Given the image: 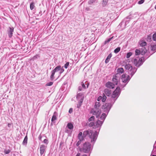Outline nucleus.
Returning <instances> with one entry per match:
<instances>
[{
  "label": "nucleus",
  "instance_id": "nucleus-7",
  "mask_svg": "<svg viewBox=\"0 0 156 156\" xmlns=\"http://www.w3.org/2000/svg\"><path fill=\"white\" fill-rule=\"evenodd\" d=\"M132 61L134 65L137 67L140 66L142 63V59H133Z\"/></svg>",
  "mask_w": 156,
  "mask_h": 156
},
{
  "label": "nucleus",
  "instance_id": "nucleus-33",
  "mask_svg": "<svg viewBox=\"0 0 156 156\" xmlns=\"http://www.w3.org/2000/svg\"><path fill=\"white\" fill-rule=\"evenodd\" d=\"M94 116H92L88 119L89 122L94 121Z\"/></svg>",
  "mask_w": 156,
  "mask_h": 156
},
{
  "label": "nucleus",
  "instance_id": "nucleus-51",
  "mask_svg": "<svg viewBox=\"0 0 156 156\" xmlns=\"http://www.w3.org/2000/svg\"><path fill=\"white\" fill-rule=\"evenodd\" d=\"M8 126L9 127H10V126H11V123H8Z\"/></svg>",
  "mask_w": 156,
  "mask_h": 156
},
{
  "label": "nucleus",
  "instance_id": "nucleus-1",
  "mask_svg": "<svg viewBox=\"0 0 156 156\" xmlns=\"http://www.w3.org/2000/svg\"><path fill=\"white\" fill-rule=\"evenodd\" d=\"M82 132H80L78 134V138L79 140H83L86 136H88L91 139V142H94L97 139V134L94 133L92 130L88 129L84 131L83 133Z\"/></svg>",
  "mask_w": 156,
  "mask_h": 156
},
{
  "label": "nucleus",
  "instance_id": "nucleus-47",
  "mask_svg": "<svg viewBox=\"0 0 156 156\" xmlns=\"http://www.w3.org/2000/svg\"><path fill=\"white\" fill-rule=\"evenodd\" d=\"M109 61V59H106L105 62L106 63H108Z\"/></svg>",
  "mask_w": 156,
  "mask_h": 156
},
{
  "label": "nucleus",
  "instance_id": "nucleus-10",
  "mask_svg": "<svg viewBox=\"0 0 156 156\" xmlns=\"http://www.w3.org/2000/svg\"><path fill=\"white\" fill-rule=\"evenodd\" d=\"M46 146L44 144L41 145L40 147V153L41 155H42L44 153L46 148Z\"/></svg>",
  "mask_w": 156,
  "mask_h": 156
},
{
  "label": "nucleus",
  "instance_id": "nucleus-43",
  "mask_svg": "<svg viewBox=\"0 0 156 156\" xmlns=\"http://www.w3.org/2000/svg\"><path fill=\"white\" fill-rule=\"evenodd\" d=\"M112 56V55L110 53L108 55L106 58H110Z\"/></svg>",
  "mask_w": 156,
  "mask_h": 156
},
{
  "label": "nucleus",
  "instance_id": "nucleus-45",
  "mask_svg": "<svg viewBox=\"0 0 156 156\" xmlns=\"http://www.w3.org/2000/svg\"><path fill=\"white\" fill-rule=\"evenodd\" d=\"M72 112H73L72 108H70L69 110V113H72Z\"/></svg>",
  "mask_w": 156,
  "mask_h": 156
},
{
  "label": "nucleus",
  "instance_id": "nucleus-49",
  "mask_svg": "<svg viewBox=\"0 0 156 156\" xmlns=\"http://www.w3.org/2000/svg\"><path fill=\"white\" fill-rule=\"evenodd\" d=\"M39 139L40 140H41V138H42V137H41V135H40L39 136Z\"/></svg>",
  "mask_w": 156,
  "mask_h": 156
},
{
  "label": "nucleus",
  "instance_id": "nucleus-48",
  "mask_svg": "<svg viewBox=\"0 0 156 156\" xmlns=\"http://www.w3.org/2000/svg\"><path fill=\"white\" fill-rule=\"evenodd\" d=\"M78 90L79 91H81L82 90V88L81 87H79L78 88Z\"/></svg>",
  "mask_w": 156,
  "mask_h": 156
},
{
  "label": "nucleus",
  "instance_id": "nucleus-52",
  "mask_svg": "<svg viewBox=\"0 0 156 156\" xmlns=\"http://www.w3.org/2000/svg\"><path fill=\"white\" fill-rule=\"evenodd\" d=\"M80 96V94H77V97H76V98H79V97Z\"/></svg>",
  "mask_w": 156,
  "mask_h": 156
},
{
  "label": "nucleus",
  "instance_id": "nucleus-25",
  "mask_svg": "<svg viewBox=\"0 0 156 156\" xmlns=\"http://www.w3.org/2000/svg\"><path fill=\"white\" fill-rule=\"evenodd\" d=\"M106 97L105 96L104 94H103V95L102 97L101 101L103 102H104L105 101L106 99Z\"/></svg>",
  "mask_w": 156,
  "mask_h": 156
},
{
  "label": "nucleus",
  "instance_id": "nucleus-32",
  "mask_svg": "<svg viewBox=\"0 0 156 156\" xmlns=\"http://www.w3.org/2000/svg\"><path fill=\"white\" fill-rule=\"evenodd\" d=\"M132 55V53L131 52L128 53L126 54V58H129Z\"/></svg>",
  "mask_w": 156,
  "mask_h": 156
},
{
  "label": "nucleus",
  "instance_id": "nucleus-28",
  "mask_svg": "<svg viewBox=\"0 0 156 156\" xmlns=\"http://www.w3.org/2000/svg\"><path fill=\"white\" fill-rule=\"evenodd\" d=\"M140 54V50L137 49L135 50V55H138Z\"/></svg>",
  "mask_w": 156,
  "mask_h": 156
},
{
  "label": "nucleus",
  "instance_id": "nucleus-39",
  "mask_svg": "<svg viewBox=\"0 0 156 156\" xmlns=\"http://www.w3.org/2000/svg\"><path fill=\"white\" fill-rule=\"evenodd\" d=\"M144 2V0H140L138 1V3L139 4H141L143 3Z\"/></svg>",
  "mask_w": 156,
  "mask_h": 156
},
{
  "label": "nucleus",
  "instance_id": "nucleus-30",
  "mask_svg": "<svg viewBox=\"0 0 156 156\" xmlns=\"http://www.w3.org/2000/svg\"><path fill=\"white\" fill-rule=\"evenodd\" d=\"M107 3V0H103V2L102 3V5L103 6H105Z\"/></svg>",
  "mask_w": 156,
  "mask_h": 156
},
{
  "label": "nucleus",
  "instance_id": "nucleus-16",
  "mask_svg": "<svg viewBox=\"0 0 156 156\" xmlns=\"http://www.w3.org/2000/svg\"><path fill=\"white\" fill-rule=\"evenodd\" d=\"M150 48L151 51L155 52V51H156V45H151Z\"/></svg>",
  "mask_w": 156,
  "mask_h": 156
},
{
  "label": "nucleus",
  "instance_id": "nucleus-37",
  "mask_svg": "<svg viewBox=\"0 0 156 156\" xmlns=\"http://www.w3.org/2000/svg\"><path fill=\"white\" fill-rule=\"evenodd\" d=\"M53 83L52 82H50L47 83L46 85L47 86H50L52 85Z\"/></svg>",
  "mask_w": 156,
  "mask_h": 156
},
{
  "label": "nucleus",
  "instance_id": "nucleus-35",
  "mask_svg": "<svg viewBox=\"0 0 156 156\" xmlns=\"http://www.w3.org/2000/svg\"><path fill=\"white\" fill-rule=\"evenodd\" d=\"M153 39L154 41H156V33L153 35Z\"/></svg>",
  "mask_w": 156,
  "mask_h": 156
},
{
  "label": "nucleus",
  "instance_id": "nucleus-6",
  "mask_svg": "<svg viewBox=\"0 0 156 156\" xmlns=\"http://www.w3.org/2000/svg\"><path fill=\"white\" fill-rule=\"evenodd\" d=\"M120 89L119 87H117L115 91L113 92L112 95V97L115 98L117 97L120 93Z\"/></svg>",
  "mask_w": 156,
  "mask_h": 156
},
{
  "label": "nucleus",
  "instance_id": "nucleus-19",
  "mask_svg": "<svg viewBox=\"0 0 156 156\" xmlns=\"http://www.w3.org/2000/svg\"><path fill=\"white\" fill-rule=\"evenodd\" d=\"M142 50L140 51V54L142 55H144L146 52L147 50L145 49V48L144 47L141 49Z\"/></svg>",
  "mask_w": 156,
  "mask_h": 156
},
{
  "label": "nucleus",
  "instance_id": "nucleus-56",
  "mask_svg": "<svg viewBox=\"0 0 156 156\" xmlns=\"http://www.w3.org/2000/svg\"><path fill=\"white\" fill-rule=\"evenodd\" d=\"M152 156H156V155H152Z\"/></svg>",
  "mask_w": 156,
  "mask_h": 156
},
{
  "label": "nucleus",
  "instance_id": "nucleus-14",
  "mask_svg": "<svg viewBox=\"0 0 156 156\" xmlns=\"http://www.w3.org/2000/svg\"><path fill=\"white\" fill-rule=\"evenodd\" d=\"M104 94H105L107 96H109L111 94V90L107 88H106L104 90Z\"/></svg>",
  "mask_w": 156,
  "mask_h": 156
},
{
  "label": "nucleus",
  "instance_id": "nucleus-12",
  "mask_svg": "<svg viewBox=\"0 0 156 156\" xmlns=\"http://www.w3.org/2000/svg\"><path fill=\"white\" fill-rule=\"evenodd\" d=\"M106 86L107 87L113 89L114 88L115 84L111 82H108L106 84Z\"/></svg>",
  "mask_w": 156,
  "mask_h": 156
},
{
  "label": "nucleus",
  "instance_id": "nucleus-53",
  "mask_svg": "<svg viewBox=\"0 0 156 156\" xmlns=\"http://www.w3.org/2000/svg\"><path fill=\"white\" fill-rule=\"evenodd\" d=\"M82 156H87L86 154H84Z\"/></svg>",
  "mask_w": 156,
  "mask_h": 156
},
{
  "label": "nucleus",
  "instance_id": "nucleus-34",
  "mask_svg": "<svg viewBox=\"0 0 156 156\" xmlns=\"http://www.w3.org/2000/svg\"><path fill=\"white\" fill-rule=\"evenodd\" d=\"M4 153L5 154H8L10 152V150L9 149L8 150H5L4 151Z\"/></svg>",
  "mask_w": 156,
  "mask_h": 156
},
{
  "label": "nucleus",
  "instance_id": "nucleus-13",
  "mask_svg": "<svg viewBox=\"0 0 156 156\" xmlns=\"http://www.w3.org/2000/svg\"><path fill=\"white\" fill-rule=\"evenodd\" d=\"M118 73L112 79V81L116 85L117 84L118 82L119 81V78L117 76V75H118Z\"/></svg>",
  "mask_w": 156,
  "mask_h": 156
},
{
  "label": "nucleus",
  "instance_id": "nucleus-11",
  "mask_svg": "<svg viewBox=\"0 0 156 156\" xmlns=\"http://www.w3.org/2000/svg\"><path fill=\"white\" fill-rule=\"evenodd\" d=\"M14 28L13 27H9L8 30V34L10 37H11L12 36Z\"/></svg>",
  "mask_w": 156,
  "mask_h": 156
},
{
  "label": "nucleus",
  "instance_id": "nucleus-54",
  "mask_svg": "<svg viewBox=\"0 0 156 156\" xmlns=\"http://www.w3.org/2000/svg\"><path fill=\"white\" fill-rule=\"evenodd\" d=\"M89 84H88V85L87 86V87L88 88V87Z\"/></svg>",
  "mask_w": 156,
  "mask_h": 156
},
{
  "label": "nucleus",
  "instance_id": "nucleus-36",
  "mask_svg": "<svg viewBox=\"0 0 156 156\" xmlns=\"http://www.w3.org/2000/svg\"><path fill=\"white\" fill-rule=\"evenodd\" d=\"M69 65V62H67L64 65V67L66 69H67L68 68V66Z\"/></svg>",
  "mask_w": 156,
  "mask_h": 156
},
{
  "label": "nucleus",
  "instance_id": "nucleus-8",
  "mask_svg": "<svg viewBox=\"0 0 156 156\" xmlns=\"http://www.w3.org/2000/svg\"><path fill=\"white\" fill-rule=\"evenodd\" d=\"M121 77L122 81L124 83H126L129 80V76H126L125 74L122 75Z\"/></svg>",
  "mask_w": 156,
  "mask_h": 156
},
{
  "label": "nucleus",
  "instance_id": "nucleus-22",
  "mask_svg": "<svg viewBox=\"0 0 156 156\" xmlns=\"http://www.w3.org/2000/svg\"><path fill=\"white\" fill-rule=\"evenodd\" d=\"M27 136H26L24 139V140L23 142V144L24 145H26L27 143Z\"/></svg>",
  "mask_w": 156,
  "mask_h": 156
},
{
  "label": "nucleus",
  "instance_id": "nucleus-44",
  "mask_svg": "<svg viewBox=\"0 0 156 156\" xmlns=\"http://www.w3.org/2000/svg\"><path fill=\"white\" fill-rule=\"evenodd\" d=\"M101 99H102V96H100L98 98V101H100L101 100Z\"/></svg>",
  "mask_w": 156,
  "mask_h": 156
},
{
  "label": "nucleus",
  "instance_id": "nucleus-23",
  "mask_svg": "<svg viewBox=\"0 0 156 156\" xmlns=\"http://www.w3.org/2000/svg\"><path fill=\"white\" fill-rule=\"evenodd\" d=\"M55 112H54V114L53 115V116L52 117V118H51V120L52 122H53L55 120L57 119V116H56V115H55Z\"/></svg>",
  "mask_w": 156,
  "mask_h": 156
},
{
  "label": "nucleus",
  "instance_id": "nucleus-17",
  "mask_svg": "<svg viewBox=\"0 0 156 156\" xmlns=\"http://www.w3.org/2000/svg\"><path fill=\"white\" fill-rule=\"evenodd\" d=\"M83 97H82L80 102H79V103L77 105L78 108H79L81 106V104L83 101Z\"/></svg>",
  "mask_w": 156,
  "mask_h": 156
},
{
  "label": "nucleus",
  "instance_id": "nucleus-24",
  "mask_svg": "<svg viewBox=\"0 0 156 156\" xmlns=\"http://www.w3.org/2000/svg\"><path fill=\"white\" fill-rule=\"evenodd\" d=\"M35 7L34 2H32L30 4V8L31 10H33Z\"/></svg>",
  "mask_w": 156,
  "mask_h": 156
},
{
  "label": "nucleus",
  "instance_id": "nucleus-38",
  "mask_svg": "<svg viewBox=\"0 0 156 156\" xmlns=\"http://www.w3.org/2000/svg\"><path fill=\"white\" fill-rule=\"evenodd\" d=\"M82 141L80 140H79V141H78L77 142V143L76 144V145L77 146H79L80 144L81 143V142Z\"/></svg>",
  "mask_w": 156,
  "mask_h": 156
},
{
  "label": "nucleus",
  "instance_id": "nucleus-4",
  "mask_svg": "<svg viewBox=\"0 0 156 156\" xmlns=\"http://www.w3.org/2000/svg\"><path fill=\"white\" fill-rule=\"evenodd\" d=\"M103 124V121L98 120L96 122H90L89 124L90 127H92L94 129L100 127Z\"/></svg>",
  "mask_w": 156,
  "mask_h": 156
},
{
  "label": "nucleus",
  "instance_id": "nucleus-15",
  "mask_svg": "<svg viewBox=\"0 0 156 156\" xmlns=\"http://www.w3.org/2000/svg\"><path fill=\"white\" fill-rule=\"evenodd\" d=\"M110 104L109 103H106L103 105L102 106V108L103 109H108L110 108Z\"/></svg>",
  "mask_w": 156,
  "mask_h": 156
},
{
  "label": "nucleus",
  "instance_id": "nucleus-5",
  "mask_svg": "<svg viewBox=\"0 0 156 156\" xmlns=\"http://www.w3.org/2000/svg\"><path fill=\"white\" fill-rule=\"evenodd\" d=\"M125 69L129 71V73L132 76L136 72V69L135 68H133L129 64H126L125 66Z\"/></svg>",
  "mask_w": 156,
  "mask_h": 156
},
{
  "label": "nucleus",
  "instance_id": "nucleus-27",
  "mask_svg": "<svg viewBox=\"0 0 156 156\" xmlns=\"http://www.w3.org/2000/svg\"><path fill=\"white\" fill-rule=\"evenodd\" d=\"M101 104L99 102H97L96 103L95 105V108L98 109V108L100 107Z\"/></svg>",
  "mask_w": 156,
  "mask_h": 156
},
{
  "label": "nucleus",
  "instance_id": "nucleus-9",
  "mask_svg": "<svg viewBox=\"0 0 156 156\" xmlns=\"http://www.w3.org/2000/svg\"><path fill=\"white\" fill-rule=\"evenodd\" d=\"M101 111L100 110L97 109L96 110L92 111V113L93 115H96V117H98L101 113Z\"/></svg>",
  "mask_w": 156,
  "mask_h": 156
},
{
  "label": "nucleus",
  "instance_id": "nucleus-29",
  "mask_svg": "<svg viewBox=\"0 0 156 156\" xmlns=\"http://www.w3.org/2000/svg\"><path fill=\"white\" fill-rule=\"evenodd\" d=\"M120 50V47H118L114 51V52L115 53H118Z\"/></svg>",
  "mask_w": 156,
  "mask_h": 156
},
{
  "label": "nucleus",
  "instance_id": "nucleus-2",
  "mask_svg": "<svg viewBox=\"0 0 156 156\" xmlns=\"http://www.w3.org/2000/svg\"><path fill=\"white\" fill-rule=\"evenodd\" d=\"M58 71H59V74L62 73L64 71L63 67H61L60 66H58L51 71V74L50 76V79L51 80H52L54 79L55 73Z\"/></svg>",
  "mask_w": 156,
  "mask_h": 156
},
{
  "label": "nucleus",
  "instance_id": "nucleus-3",
  "mask_svg": "<svg viewBox=\"0 0 156 156\" xmlns=\"http://www.w3.org/2000/svg\"><path fill=\"white\" fill-rule=\"evenodd\" d=\"M91 145L88 142H85L83 144L82 148L80 149V151L84 153H88L90 150Z\"/></svg>",
  "mask_w": 156,
  "mask_h": 156
},
{
  "label": "nucleus",
  "instance_id": "nucleus-21",
  "mask_svg": "<svg viewBox=\"0 0 156 156\" xmlns=\"http://www.w3.org/2000/svg\"><path fill=\"white\" fill-rule=\"evenodd\" d=\"M117 71L118 72V73H122L124 72V69L122 68H119L118 69Z\"/></svg>",
  "mask_w": 156,
  "mask_h": 156
},
{
  "label": "nucleus",
  "instance_id": "nucleus-42",
  "mask_svg": "<svg viewBox=\"0 0 156 156\" xmlns=\"http://www.w3.org/2000/svg\"><path fill=\"white\" fill-rule=\"evenodd\" d=\"M44 142L45 144H48V140L46 139H45L44 140Z\"/></svg>",
  "mask_w": 156,
  "mask_h": 156
},
{
  "label": "nucleus",
  "instance_id": "nucleus-31",
  "mask_svg": "<svg viewBox=\"0 0 156 156\" xmlns=\"http://www.w3.org/2000/svg\"><path fill=\"white\" fill-rule=\"evenodd\" d=\"M113 37H113H111L106 40L105 41V42H104L105 44H106V43L109 42L111 41V40L112 39Z\"/></svg>",
  "mask_w": 156,
  "mask_h": 156
},
{
  "label": "nucleus",
  "instance_id": "nucleus-40",
  "mask_svg": "<svg viewBox=\"0 0 156 156\" xmlns=\"http://www.w3.org/2000/svg\"><path fill=\"white\" fill-rule=\"evenodd\" d=\"M81 85L82 87L84 88L85 89L86 88V86L84 84V83L83 82H82L81 83Z\"/></svg>",
  "mask_w": 156,
  "mask_h": 156
},
{
  "label": "nucleus",
  "instance_id": "nucleus-46",
  "mask_svg": "<svg viewBox=\"0 0 156 156\" xmlns=\"http://www.w3.org/2000/svg\"><path fill=\"white\" fill-rule=\"evenodd\" d=\"M94 2V0H90V1L89 2V4H91V3H93V2Z\"/></svg>",
  "mask_w": 156,
  "mask_h": 156
},
{
  "label": "nucleus",
  "instance_id": "nucleus-41",
  "mask_svg": "<svg viewBox=\"0 0 156 156\" xmlns=\"http://www.w3.org/2000/svg\"><path fill=\"white\" fill-rule=\"evenodd\" d=\"M40 57V55H39L37 54V55H36L35 56H34L33 57V58H39Z\"/></svg>",
  "mask_w": 156,
  "mask_h": 156
},
{
  "label": "nucleus",
  "instance_id": "nucleus-20",
  "mask_svg": "<svg viewBox=\"0 0 156 156\" xmlns=\"http://www.w3.org/2000/svg\"><path fill=\"white\" fill-rule=\"evenodd\" d=\"M68 128L70 129H73V125L71 123H68L67 125Z\"/></svg>",
  "mask_w": 156,
  "mask_h": 156
},
{
  "label": "nucleus",
  "instance_id": "nucleus-26",
  "mask_svg": "<svg viewBox=\"0 0 156 156\" xmlns=\"http://www.w3.org/2000/svg\"><path fill=\"white\" fill-rule=\"evenodd\" d=\"M147 45V43L145 41H141L140 43V45L142 46H144Z\"/></svg>",
  "mask_w": 156,
  "mask_h": 156
},
{
  "label": "nucleus",
  "instance_id": "nucleus-57",
  "mask_svg": "<svg viewBox=\"0 0 156 156\" xmlns=\"http://www.w3.org/2000/svg\"><path fill=\"white\" fill-rule=\"evenodd\" d=\"M140 58L142 59L143 58V57H141Z\"/></svg>",
  "mask_w": 156,
  "mask_h": 156
},
{
  "label": "nucleus",
  "instance_id": "nucleus-50",
  "mask_svg": "<svg viewBox=\"0 0 156 156\" xmlns=\"http://www.w3.org/2000/svg\"><path fill=\"white\" fill-rule=\"evenodd\" d=\"M80 156V154L79 153H78L76 156Z\"/></svg>",
  "mask_w": 156,
  "mask_h": 156
},
{
  "label": "nucleus",
  "instance_id": "nucleus-55",
  "mask_svg": "<svg viewBox=\"0 0 156 156\" xmlns=\"http://www.w3.org/2000/svg\"><path fill=\"white\" fill-rule=\"evenodd\" d=\"M155 8V9H156V5H155V8Z\"/></svg>",
  "mask_w": 156,
  "mask_h": 156
},
{
  "label": "nucleus",
  "instance_id": "nucleus-18",
  "mask_svg": "<svg viewBox=\"0 0 156 156\" xmlns=\"http://www.w3.org/2000/svg\"><path fill=\"white\" fill-rule=\"evenodd\" d=\"M106 117V114L105 113H103L101 115L100 117V119L102 120L101 121H103V122L105 119Z\"/></svg>",
  "mask_w": 156,
  "mask_h": 156
}]
</instances>
